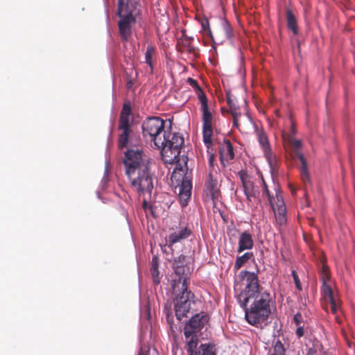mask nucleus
<instances>
[{"mask_svg":"<svg viewBox=\"0 0 355 355\" xmlns=\"http://www.w3.org/2000/svg\"><path fill=\"white\" fill-rule=\"evenodd\" d=\"M162 139H164L163 145L160 146L162 159L166 164H176L171 179L180 182L178 184L179 200L181 206L184 207L191 198L192 189L191 180L185 173L187 171V157L180 155L184 139L178 133H164Z\"/></svg>","mask_w":355,"mask_h":355,"instance_id":"2","label":"nucleus"},{"mask_svg":"<svg viewBox=\"0 0 355 355\" xmlns=\"http://www.w3.org/2000/svg\"><path fill=\"white\" fill-rule=\"evenodd\" d=\"M198 99L200 102V110L202 112V136L203 141L207 148L212 145V134H213V116L209 111L208 106V101L206 94L204 92H200L198 94Z\"/></svg>","mask_w":355,"mask_h":355,"instance_id":"7","label":"nucleus"},{"mask_svg":"<svg viewBox=\"0 0 355 355\" xmlns=\"http://www.w3.org/2000/svg\"><path fill=\"white\" fill-rule=\"evenodd\" d=\"M164 121L157 116L148 118L142 124V131L144 137H149V139L154 142L155 146L160 149L164 139L162 133L164 132Z\"/></svg>","mask_w":355,"mask_h":355,"instance_id":"6","label":"nucleus"},{"mask_svg":"<svg viewBox=\"0 0 355 355\" xmlns=\"http://www.w3.org/2000/svg\"><path fill=\"white\" fill-rule=\"evenodd\" d=\"M254 128L256 132L257 138L263 153L269 150H271L268 138L262 127L259 128L257 124L254 123Z\"/></svg>","mask_w":355,"mask_h":355,"instance_id":"18","label":"nucleus"},{"mask_svg":"<svg viewBox=\"0 0 355 355\" xmlns=\"http://www.w3.org/2000/svg\"><path fill=\"white\" fill-rule=\"evenodd\" d=\"M238 175L242 183L244 193L249 202L260 203L259 191L254 187V182L250 180L247 171L241 170L238 172Z\"/></svg>","mask_w":355,"mask_h":355,"instance_id":"10","label":"nucleus"},{"mask_svg":"<svg viewBox=\"0 0 355 355\" xmlns=\"http://www.w3.org/2000/svg\"><path fill=\"white\" fill-rule=\"evenodd\" d=\"M266 160L270 168L272 173L277 172L278 171V162L277 157L272 153V150L263 153Z\"/></svg>","mask_w":355,"mask_h":355,"instance_id":"22","label":"nucleus"},{"mask_svg":"<svg viewBox=\"0 0 355 355\" xmlns=\"http://www.w3.org/2000/svg\"><path fill=\"white\" fill-rule=\"evenodd\" d=\"M284 141L289 144L292 148L296 152V155L299 158L301 162L300 166V173L302 181L304 184L309 182V176L308 174V168L306 162V159L304 155L298 152L302 147V142L300 139H297L295 137L291 136H285L284 135Z\"/></svg>","mask_w":355,"mask_h":355,"instance_id":"9","label":"nucleus"},{"mask_svg":"<svg viewBox=\"0 0 355 355\" xmlns=\"http://www.w3.org/2000/svg\"><path fill=\"white\" fill-rule=\"evenodd\" d=\"M158 259L157 257H153L152 259V266H151V273L153 277L154 282L156 284L159 283V280L158 279L159 270H158Z\"/></svg>","mask_w":355,"mask_h":355,"instance_id":"25","label":"nucleus"},{"mask_svg":"<svg viewBox=\"0 0 355 355\" xmlns=\"http://www.w3.org/2000/svg\"><path fill=\"white\" fill-rule=\"evenodd\" d=\"M192 40L193 38L188 37L183 31L182 38L178 41V44H182L184 47H189L191 45Z\"/></svg>","mask_w":355,"mask_h":355,"instance_id":"28","label":"nucleus"},{"mask_svg":"<svg viewBox=\"0 0 355 355\" xmlns=\"http://www.w3.org/2000/svg\"><path fill=\"white\" fill-rule=\"evenodd\" d=\"M201 25H202V27L203 28L204 31H205L207 28H209V21L207 19H205V20H203L201 23Z\"/></svg>","mask_w":355,"mask_h":355,"instance_id":"40","label":"nucleus"},{"mask_svg":"<svg viewBox=\"0 0 355 355\" xmlns=\"http://www.w3.org/2000/svg\"><path fill=\"white\" fill-rule=\"evenodd\" d=\"M188 83H189V85L193 87V88H196L198 89V93L197 94L198 95V94L200 92H203L202 90V89L199 87L198 84V82L191 78H188Z\"/></svg>","mask_w":355,"mask_h":355,"instance_id":"35","label":"nucleus"},{"mask_svg":"<svg viewBox=\"0 0 355 355\" xmlns=\"http://www.w3.org/2000/svg\"><path fill=\"white\" fill-rule=\"evenodd\" d=\"M215 156L213 153L209 155L208 157V165L209 172L213 171H217L216 167L214 166Z\"/></svg>","mask_w":355,"mask_h":355,"instance_id":"31","label":"nucleus"},{"mask_svg":"<svg viewBox=\"0 0 355 355\" xmlns=\"http://www.w3.org/2000/svg\"><path fill=\"white\" fill-rule=\"evenodd\" d=\"M320 274L322 284H325V283L327 282V281H329L330 278L329 269V267L325 263L322 264Z\"/></svg>","mask_w":355,"mask_h":355,"instance_id":"26","label":"nucleus"},{"mask_svg":"<svg viewBox=\"0 0 355 355\" xmlns=\"http://www.w3.org/2000/svg\"><path fill=\"white\" fill-rule=\"evenodd\" d=\"M182 259L184 260V258H185V257H184V256H181V257H179V259H182Z\"/></svg>","mask_w":355,"mask_h":355,"instance_id":"46","label":"nucleus"},{"mask_svg":"<svg viewBox=\"0 0 355 355\" xmlns=\"http://www.w3.org/2000/svg\"><path fill=\"white\" fill-rule=\"evenodd\" d=\"M261 182H262V194L261 196L263 199L267 200L270 205L274 203L273 200H275L273 196L270 194V192L269 191L268 187L263 179V176L261 175Z\"/></svg>","mask_w":355,"mask_h":355,"instance_id":"24","label":"nucleus"},{"mask_svg":"<svg viewBox=\"0 0 355 355\" xmlns=\"http://www.w3.org/2000/svg\"><path fill=\"white\" fill-rule=\"evenodd\" d=\"M156 48L152 45H148L145 53V62L150 67L151 73L153 71V58L156 55Z\"/></svg>","mask_w":355,"mask_h":355,"instance_id":"23","label":"nucleus"},{"mask_svg":"<svg viewBox=\"0 0 355 355\" xmlns=\"http://www.w3.org/2000/svg\"><path fill=\"white\" fill-rule=\"evenodd\" d=\"M271 355H285V349L280 340L275 343Z\"/></svg>","mask_w":355,"mask_h":355,"instance_id":"27","label":"nucleus"},{"mask_svg":"<svg viewBox=\"0 0 355 355\" xmlns=\"http://www.w3.org/2000/svg\"><path fill=\"white\" fill-rule=\"evenodd\" d=\"M138 355H149V354H148V351H146V352H144V351L141 350V351L139 352Z\"/></svg>","mask_w":355,"mask_h":355,"instance_id":"43","label":"nucleus"},{"mask_svg":"<svg viewBox=\"0 0 355 355\" xmlns=\"http://www.w3.org/2000/svg\"><path fill=\"white\" fill-rule=\"evenodd\" d=\"M209 321V316L205 312H200L195 314L186 323L184 327V334L186 341L189 340L193 336L198 337V333L200 332L205 325Z\"/></svg>","mask_w":355,"mask_h":355,"instance_id":"8","label":"nucleus"},{"mask_svg":"<svg viewBox=\"0 0 355 355\" xmlns=\"http://www.w3.org/2000/svg\"><path fill=\"white\" fill-rule=\"evenodd\" d=\"M347 343L349 348L352 349L355 354V343H353L352 341H350L348 340H347Z\"/></svg>","mask_w":355,"mask_h":355,"instance_id":"41","label":"nucleus"},{"mask_svg":"<svg viewBox=\"0 0 355 355\" xmlns=\"http://www.w3.org/2000/svg\"><path fill=\"white\" fill-rule=\"evenodd\" d=\"M276 200L275 203L274 202L270 205L273 210L276 224L278 226H282L286 225L287 218L286 205L281 193H276Z\"/></svg>","mask_w":355,"mask_h":355,"instance_id":"13","label":"nucleus"},{"mask_svg":"<svg viewBox=\"0 0 355 355\" xmlns=\"http://www.w3.org/2000/svg\"><path fill=\"white\" fill-rule=\"evenodd\" d=\"M131 125L119 124L121 133L119 135L118 147L120 149L126 148L128 144L129 136L131 132Z\"/></svg>","mask_w":355,"mask_h":355,"instance_id":"17","label":"nucleus"},{"mask_svg":"<svg viewBox=\"0 0 355 355\" xmlns=\"http://www.w3.org/2000/svg\"><path fill=\"white\" fill-rule=\"evenodd\" d=\"M220 175L218 171H211L209 172L207 178L205 181L207 190L209 191L212 199L218 198L220 194L219 179Z\"/></svg>","mask_w":355,"mask_h":355,"instance_id":"14","label":"nucleus"},{"mask_svg":"<svg viewBox=\"0 0 355 355\" xmlns=\"http://www.w3.org/2000/svg\"><path fill=\"white\" fill-rule=\"evenodd\" d=\"M244 288L236 295L240 306L245 311L246 321L257 327L266 322L271 314L270 293L260 284L257 274L242 270L239 275Z\"/></svg>","mask_w":355,"mask_h":355,"instance_id":"1","label":"nucleus"},{"mask_svg":"<svg viewBox=\"0 0 355 355\" xmlns=\"http://www.w3.org/2000/svg\"><path fill=\"white\" fill-rule=\"evenodd\" d=\"M307 355H313V350L311 349H309Z\"/></svg>","mask_w":355,"mask_h":355,"instance_id":"44","label":"nucleus"},{"mask_svg":"<svg viewBox=\"0 0 355 355\" xmlns=\"http://www.w3.org/2000/svg\"><path fill=\"white\" fill-rule=\"evenodd\" d=\"M192 234L191 230L186 225H179L175 228L171 227L166 237V243L168 248H172L176 243H180L183 240L188 239Z\"/></svg>","mask_w":355,"mask_h":355,"instance_id":"12","label":"nucleus"},{"mask_svg":"<svg viewBox=\"0 0 355 355\" xmlns=\"http://www.w3.org/2000/svg\"><path fill=\"white\" fill-rule=\"evenodd\" d=\"M226 28H227V31L230 29V28H229V25H227Z\"/></svg>","mask_w":355,"mask_h":355,"instance_id":"47","label":"nucleus"},{"mask_svg":"<svg viewBox=\"0 0 355 355\" xmlns=\"http://www.w3.org/2000/svg\"><path fill=\"white\" fill-rule=\"evenodd\" d=\"M292 276L293 277L295 286L297 287V288L299 291H301L302 290V286H301L300 281V279L298 277V275H297V272L295 270L292 271Z\"/></svg>","mask_w":355,"mask_h":355,"instance_id":"34","label":"nucleus"},{"mask_svg":"<svg viewBox=\"0 0 355 355\" xmlns=\"http://www.w3.org/2000/svg\"><path fill=\"white\" fill-rule=\"evenodd\" d=\"M297 327V329H296V336L298 338L302 337L304 335V325H300V326H296Z\"/></svg>","mask_w":355,"mask_h":355,"instance_id":"37","label":"nucleus"},{"mask_svg":"<svg viewBox=\"0 0 355 355\" xmlns=\"http://www.w3.org/2000/svg\"><path fill=\"white\" fill-rule=\"evenodd\" d=\"M227 102L230 109L231 114L234 112H238V108L236 105V104L234 103L233 99H232L230 94L229 93H227Z\"/></svg>","mask_w":355,"mask_h":355,"instance_id":"30","label":"nucleus"},{"mask_svg":"<svg viewBox=\"0 0 355 355\" xmlns=\"http://www.w3.org/2000/svg\"><path fill=\"white\" fill-rule=\"evenodd\" d=\"M293 322L296 326L304 325L303 317L300 313L294 315Z\"/></svg>","mask_w":355,"mask_h":355,"instance_id":"32","label":"nucleus"},{"mask_svg":"<svg viewBox=\"0 0 355 355\" xmlns=\"http://www.w3.org/2000/svg\"><path fill=\"white\" fill-rule=\"evenodd\" d=\"M322 288H323V293H324V297L326 300H328L329 299H331L334 297L333 291L331 288L327 284V282L325 284H322Z\"/></svg>","mask_w":355,"mask_h":355,"instance_id":"29","label":"nucleus"},{"mask_svg":"<svg viewBox=\"0 0 355 355\" xmlns=\"http://www.w3.org/2000/svg\"><path fill=\"white\" fill-rule=\"evenodd\" d=\"M131 105L130 103H125L123 105L120 114L119 124L131 125L130 122Z\"/></svg>","mask_w":355,"mask_h":355,"instance_id":"19","label":"nucleus"},{"mask_svg":"<svg viewBox=\"0 0 355 355\" xmlns=\"http://www.w3.org/2000/svg\"><path fill=\"white\" fill-rule=\"evenodd\" d=\"M123 164L132 189L144 198L150 197L153 189L150 159L141 150L130 149L125 153Z\"/></svg>","mask_w":355,"mask_h":355,"instance_id":"3","label":"nucleus"},{"mask_svg":"<svg viewBox=\"0 0 355 355\" xmlns=\"http://www.w3.org/2000/svg\"><path fill=\"white\" fill-rule=\"evenodd\" d=\"M183 271H184V268H182L181 266H177L175 268V272L177 274H180L181 272H183Z\"/></svg>","mask_w":355,"mask_h":355,"instance_id":"42","label":"nucleus"},{"mask_svg":"<svg viewBox=\"0 0 355 355\" xmlns=\"http://www.w3.org/2000/svg\"><path fill=\"white\" fill-rule=\"evenodd\" d=\"M186 48H187V51L189 53L193 54L194 56L197 55V53H196L197 49L196 47L193 46L192 45H190L189 47H186Z\"/></svg>","mask_w":355,"mask_h":355,"instance_id":"39","label":"nucleus"},{"mask_svg":"<svg viewBox=\"0 0 355 355\" xmlns=\"http://www.w3.org/2000/svg\"><path fill=\"white\" fill-rule=\"evenodd\" d=\"M254 254L251 252H247L240 257H237L234 265V270H239L245 263L250 259H254Z\"/></svg>","mask_w":355,"mask_h":355,"instance_id":"21","label":"nucleus"},{"mask_svg":"<svg viewBox=\"0 0 355 355\" xmlns=\"http://www.w3.org/2000/svg\"><path fill=\"white\" fill-rule=\"evenodd\" d=\"M232 116V118H233V125L234 126L236 127L237 128H239V118L241 116V113L240 112H235L234 111L233 113L231 114Z\"/></svg>","mask_w":355,"mask_h":355,"instance_id":"36","label":"nucleus"},{"mask_svg":"<svg viewBox=\"0 0 355 355\" xmlns=\"http://www.w3.org/2000/svg\"><path fill=\"white\" fill-rule=\"evenodd\" d=\"M254 246V241L252 234L248 231L240 234L239 238V245L236 252L241 253L244 250H251Z\"/></svg>","mask_w":355,"mask_h":355,"instance_id":"16","label":"nucleus"},{"mask_svg":"<svg viewBox=\"0 0 355 355\" xmlns=\"http://www.w3.org/2000/svg\"><path fill=\"white\" fill-rule=\"evenodd\" d=\"M187 343L188 355H216L215 346L211 343L201 344L198 348V338H190Z\"/></svg>","mask_w":355,"mask_h":355,"instance_id":"11","label":"nucleus"},{"mask_svg":"<svg viewBox=\"0 0 355 355\" xmlns=\"http://www.w3.org/2000/svg\"><path fill=\"white\" fill-rule=\"evenodd\" d=\"M286 24L288 28L291 31L294 35L298 34V26L297 19L291 9L286 10Z\"/></svg>","mask_w":355,"mask_h":355,"instance_id":"20","label":"nucleus"},{"mask_svg":"<svg viewBox=\"0 0 355 355\" xmlns=\"http://www.w3.org/2000/svg\"><path fill=\"white\" fill-rule=\"evenodd\" d=\"M138 0H119L117 15L120 17L119 31L121 39L128 41L132 34V26L135 24Z\"/></svg>","mask_w":355,"mask_h":355,"instance_id":"4","label":"nucleus"},{"mask_svg":"<svg viewBox=\"0 0 355 355\" xmlns=\"http://www.w3.org/2000/svg\"><path fill=\"white\" fill-rule=\"evenodd\" d=\"M220 161L223 165H225L224 161H229L234 158V148L229 139H224L220 144Z\"/></svg>","mask_w":355,"mask_h":355,"instance_id":"15","label":"nucleus"},{"mask_svg":"<svg viewBox=\"0 0 355 355\" xmlns=\"http://www.w3.org/2000/svg\"><path fill=\"white\" fill-rule=\"evenodd\" d=\"M195 295L188 289V282L184 278L182 282L181 292L174 300L175 313L177 319L180 320L187 317L190 311L194 310L196 306Z\"/></svg>","mask_w":355,"mask_h":355,"instance_id":"5","label":"nucleus"},{"mask_svg":"<svg viewBox=\"0 0 355 355\" xmlns=\"http://www.w3.org/2000/svg\"><path fill=\"white\" fill-rule=\"evenodd\" d=\"M131 84H132V83H131V82L128 83V87H131Z\"/></svg>","mask_w":355,"mask_h":355,"instance_id":"45","label":"nucleus"},{"mask_svg":"<svg viewBox=\"0 0 355 355\" xmlns=\"http://www.w3.org/2000/svg\"><path fill=\"white\" fill-rule=\"evenodd\" d=\"M327 301H329L331 304V312L334 314L336 313L338 309V304L337 303L335 297H334L331 299H329Z\"/></svg>","mask_w":355,"mask_h":355,"instance_id":"33","label":"nucleus"},{"mask_svg":"<svg viewBox=\"0 0 355 355\" xmlns=\"http://www.w3.org/2000/svg\"><path fill=\"white\" fill-rule=\"evenodd\" d=\"M296 133V130H295V125H294V123L293 122H291V130H290V132L287 134L283 132L282 133V137H284V135L285 136H293V137H295V135Z\"/></svg>","mask_w":355,"mask_h":355,"instance_id":"38","label":"nucleus"}]
</instances>
